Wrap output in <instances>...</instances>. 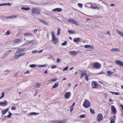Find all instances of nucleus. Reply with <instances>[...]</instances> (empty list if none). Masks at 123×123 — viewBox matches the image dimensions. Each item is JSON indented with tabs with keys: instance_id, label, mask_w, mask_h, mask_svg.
<instances>
[{
	"instance_id": "nucleus-49",
	"label": "nucleus",
	"mask_w": 123,
	"mask_h": 123,
	"mask_svg": "<svg viewBox=\"0 0 123 123\" xmlns=\"http://www.w3.org/2000/svg\"><path fill=\"white\" fill-rule=\"evenodd\" d=\"M91 8L92 9H95L96 8L97 6H93L92 5H91Z\"/></svg>"
},
{
	"instance_id": "nucleus-56",
	"label": "nucleus",
	"mask_w": 123,
	"mask_h": 123,
	"mask_svg": "<svg viewBox=\"0 0 123 123\" xmlns=\"http://www.w3.org/2000/svg\"><path fill=\"white\" fill-rule=\"evenodd\" d=\"M37 52V50H34L32 51V53L33 54L36 53Z\"/></svg>"
},
{
	"instance_id": "nucleus-23",
	"label": "nucleus",
	"mask_w": 123,
	"mask_h": 123,
	"mask_svg": "<svg viewBox=\"0 0 123 123\" xmlns=\"http://www.w3.org/2000/svg\"><path fill=\"white\" fill-rule=\"evenodd\" d=\"M80 40V38H75L74 39V41L75 42H79Z\"/></svg>"
},
{
	"instance_id": "nucleus-64",
	"label": "nucleus",
	"mask_w": 123,
	"mask_h": 123,
	"mask_svg": "<svg viewBox=\"0 0 123 123\" xmlns=\"http://www.w3.org/2000/svg\"><path fill=\"white\" fill-rule=\"evenodd\" d=\"M111 6H115V4L113 3L111 5Z\"/></svg>"
},
{
	"instance_id": "nucleus-20",
	"label": "nucleus",
	"mask_w": 123,
	"mask_h": 123,
	"mask_svg": "<svg viewBox=\"0 0 123 123\" xmlns=\"http://www.w3.org/2000/svg\"><path fill=\"white\" fill-rule=\"evenodd\" d=\"M23 35L25 37H31L33 35L32 34L28 33H25L23 34Z\"/></svg>"
},
{
	"instance_id": "nucleus-18",
	"label": "nucleus",
	"mask_w": 123,
	"mask_h": 123,
	"mask_svg": "<svg viewBox=\"0 0 123 123\" xmlns=\"http://www.w3.org/2000/svg\"><path fill=\"white\" fill-rule=\"evenodd\" d=\"M22 41V40L19 39H17L14 41V43H21Z\"/></svg>"
},
{
	"instance_id": "nucleus-34",
	"label": "nucleus",
	"mask_w": 123,
	"mask_h": 123,
	"mask_svg": "<svg viewBox=\"0 0 123 123\" xmlns=\"http://www.w3.org/2000/svg\"><path fill=\"white\" fill-rule=\"evenodd\" d=\"M9 114L7 116H5L4 117L6 118V117H11V116L12 115V114L11 113L10 111H9Z\"/></svg>"
},
{
	"instance_id": "nucleus-55",
	"label": "nucleus",
	"mask_w": 123,
	"mask_h": 123,
	"mask_svg": "<svg viewBox=\"0 0 123 123\" xmlns=\"http://www.w3.org/2000/svg\"><path fill=\"white\" fill-rule=\"evenodd\" d=\"M12 110H15L16 109V108L15 106L12 107Z\"/></svg>"
},
{
	"instance_id": "nucleus-12",
	"label": "nucleus",
	"mask_w": 123,
	"mask_h": 123,
	"mask_svg": "<svg viewBox=\"0 0 123 123\" xmlns=\"http://www.w3.org/2000/svg\"><path fill=\"white\" fill-rule=\"evenodd\" d=\"M87 74L86 72V71H82L80 74V79L83 78L84 76H85Z\"/></svg>"
},
{
	"instance_id": "nucleus-36",
	"label": "nucleus",
	"mask_w": 123,
	"mask_h": 123,
	"mask_svg": "<svg viewBox=\"0 0 123 123\" xmlns=\"http://www.w3.org/2000/svg\"><path fill=\"white\" fill-rule=\"evenodd\" d=\"M30 66L31 68H33L36 67L37 65L35 64H32L30 65Z\"/></svg>"
},
{
	"instance_id": "nucleus-6",
	"label": "nucleus",
	"mask_w": 123,
	"mask_h": 123,
	"mask_svg": "<svg viewBox=\"0 0 123 123\" xmlns=\"http://www.w3.org/2000/svg\"><path fill=\"white\" fill-rule=\"evenodd\" d=\"M93 66L95 68L99 69L101 68V65L99 63L96 62L94 63Z\"/></svg>"
},
{
	"instance_id": "nucleus-47",
	"label": "nucleus",
	"mask_w": 123,
	"mask_h": 123,
	"mask_svg": "<svg viewBox=\"0 0 123 123\" xmlns=\"http://www.w3.org/2000/svg\"><path fill=\"white\" fill-rule=\"evenodd\" d=\"M106 73L104 72L101 71L100 72L98 73V74H105Z\"/></svg>"
},
{
	"instance_id": "nucleus-45",
	"label": "nucleus",
	"mask_w": 123,
	"mask_h": 123,
	"mask_svg": "<svg viewBox=\"0 0 123 123\" xmlns=\"http://www.w3.org/2000/svg\"><path fill=\"white\" fill-rule=\"evenodd\" d=\"M68 66H67L63 70V71H67L68 70Z\"/></svg>"
},
{
	"instance_id": "nucleus-28",
	"label": "nucleus",
	"mask_w": 123,
	"mask_h": 123,
	"mask_svg": "<svg viewBox=\"0 0 123 123\" xmlns=\"http://www.w3.org/2000/svg\"><path fill=\"white\" fill-rule=\"evenodd\" d=\"M39 114V113H36L34 112H32L31 113H30L28 115L29 116H31L32 115H38Z\"/></svg>"
},
{
	"instance_id": "nucleus-40",
	"label": "nucleus",
	"mask_w": 123,
	"mask_h": 123,
	"mask_svg": "<svg viewBox=\"0 0 123 123\" xmlns=\"http://www.w3.org/2000/svg\"><path fill=\"white\" fill-rule=\"evenodd\" d=\"M67 44V41H65L64 42L62 43V46H65Z\"/></svg>"
},
{
	"instance_id": "nucleus-27",
	"label": "nucleus",
	"mask_w": 123,
	"mask_h": 123,
	"mask_svg": "<svg viewBox=\"0 0 123 123\" xmlns=\"http://www.w3.org/2000/svg\"><path fill=\"white\" fill-rule=\"evenodd\" d=\"M34 86L38 88L41 86V84L40 83H37L35 84Z\"/></svg>"
},
{
	"instance_id": "nucleus-32",
	"label": "nucleus",
	"mask_w": 123,
	"mask_h": 123,
	"mask_svg": "<svg viewBox=\"0 0 123 123\" xmlns=\"http://www.w3.org/2000/svg\"><path fill=\"white\" fill-rule=\"evenodd\" d=\"M61 31V29L60 28H58L57 30V35L59 36L60 34V31Z\"/></svg>"
},
{
	"instance_id": "nucleus-39",
	"label": "nucleus",
	"mask_w": 123,
	"mask_h": 123,
	"mask_svg": "<svg viewBox=\"0 0 123 123\" xmlns=\"http://www.w3.org/2000/svg\"><path fill=\"white\" fill-rule=\"evenodd\" d=\"M19 54H18V55H15L14 56V58L15 59H17L20 56H19Z\"/></svg>"
},
{
	"instance_id": "nucleus-15",
	"label": "nucleus",
	"mask_w": 123,
	"mask_h": 123,
	"mask_svg": "<svg viewBox=\"0 0 123 123\" xmlns=\"http://www.w3.org/2000/svg\"><path fill=\"white\" fill-rule=\"evenodd\" d=\"M8 103L6 100H4L3 102H0V105L1 106H4L7 105Z\"/></svg>"
},
{
	"instance_id": "nucleus-33",
	"label": "nucleus",
	"mask_w": 123,
	"mask_h": 123,
	"mask_svg": "<svg viewBox=\"0 0 123 123\" xmlns=\"http://www.w3.org/2000/svg\"><path fill=\"white\" fill-rule=\"evenodd\" d=\"M58 80V79L56 78H55L54 79H52L51 80H51H49L50 81V83H51L52 81V82H54Z\"/></svg>"
},
{
	"instance_id": "nucleus-26",
	"label": "nucleus",
	"mask_w": 123,
	"mask_h": 123,
	"mask_svg": "<svg viewBox=\"0 0 123 123\" xmlns=\"http://www.w3.org/2000/svg\"><path fill=\"white\" fill-rule=\"evenodd\" d=\"M40 20L41 21V22L42 23L44 24H45L47 25H48V23L46 21L44 20H42L41 19H40Z\"/></svg>"
},
{
	"instance_id": "nucleus-10",
	"label": "nucleus",
	"mask_w": 123,
	"mask_h": 123,
	"mask_svg": "<svg viewBox=\"0 0 123 123\" xmlns=\"http://www.w3.org/2000/svg\"><path fill=\"white\" fill-rule=\"evenodd\" d=\"M91 84L92 87L93 88H96L98 86V84L95 81H92Z\"/></svg>"
},
{
	"instance_id": "nucleus-41",
	"label": "nucleus",
	"mask_w": 123,
	"mask_h": 123,
	"mask_svg": "<svg viewBox=\"0 0 123 123\" xmlns=\"http://www.w3.org/2000/svg\"><path fill=\"white\" fill-rule=\"evenodd\" d=\"M79 117L80 118H84L86 117V115H82L80 116Z\"/></svg>"
},
{
	"instance_id": "nucleus-24",
	"label": "nucleus",
	"mask_w": 123,
	"mask_h": 123,
	"mask_svg": "<svg viewBox=\"0 0 123 123\" xmlns=\"http://www.w3.org/2000/svg\"><path fill=\"white\" fill-rule=\"evenodd\" d=\"M9 109V108H7L6 109H5L4 110H2V114H5L6 112H7L8 111Z\"/></svg>"
},
{
	"instance_id": "nucleus-21",
	"label": "nucleus",
	"mask_w": 123,
	"mask_h": 123,
	"mask_svg": "<svg viewBox=\"0 0 123 123\" xmlns=\"http://www.w3.org/2000/svg\"><path fill=\"white\" fill-rule=\"evenodd\" d=\"M107 76L109 77H111V75L114 74V72L111 71H107Z\"/></svg>"
},
{
	"instance_id": "nucleus-14",
	"label": "nucleus",
	"mask_w": 123,
	"mask_h": 123,
	"mask_svg": "<svg viewBox=\"0 0 123 123\" xmlns=\"http://www.w3.org/2000/svg\"><path fill=\"white\" fill-rule=\"evenodd\" d=\"M111 111L114 114H115L117 112V110L114 105H112L111 106Z\"/></svg>"
},
{
	"instance_id": "nucleus-48",
	"label": "nucleus",
	"mask_w": 123,
	"mask_h": 123,
	"mask_svg": "<svg viewBox=\"0 0 123 123\" xmlns=\"http://www.w3.org/2000/svg\"><path fill=\"white\" fill-rule=\"evenodd\" d=\"M46 65H46L45 64V65H38V66L39 67H45L46 66Z\"/></svg>"
},
{
	"instance_id": "nucleus-17",
	"label": "nucleus",
	"mask_w": 123,
	"mask_h": 123,
	"mask_svg": "<svg viewBox=\"0 0 123 123\" xmlns=\"http://www.w3.org/2000/svg\"><path fill=\"white\" fill-rule=\"evenodd\" d=\"M62 11V9L61 8H56L55 9H54L52 10V11L54 12H60Z\"/></svg>"
},
{
	"instance_id": "nucleus-2",
	"label": "nucleus",
	"mask_w": 123,
	"mask_h": 123,
	"mask_svg": "<svg viewBox=\"0 0 123 123\" xmlns=\"http://www.w3.org/2000/svg\"><path fill=\"white\" fill-rule=\"evenodd\" d=\"M51 36L52 37V40L53 43L54 44H56L58 42V39L55 36V35L53 31L51 32Z\"/></svg>"
},
{
	"instance_id": "nucleus-61",
	"label": "nucleus",
	"mask_w": 123,
	"mask_h": 123,
	"mask_svg": "<svg viewBox=\"0 0 123 123\" xmlns=\"http://www.w3.org/2000/svg\"><path fill=\"white\" fill-rule=\"evenodd\" d=\"M43 51V50L42 49V50H41L38 51V53H41Z\"/></svg>"
},
{
	"instance_id": "nucleus-44",
	"label": "nucleus",
	"mask_w": 123,
	"mask_h": 123,
	"mask_svg": "<svg viewBox=\"0 0 123 123\" xmlns=\"http://www.w3.org/2000/svg\"><path fill=\"white\" fill-rule=\"evenodd\" d=\"M78 5L79 7L82 8L83 4L81 3H79L78 4Z\"/></svg>"
},
{
	"instance_id": "nucleus-11",
	"label": "nucleus",
	"mask_w": 123,
	"mask_h": 123,
	"mask_svg": "<svg viewBox=\"0 0 123 123\" xmlns=\"http://www.w3.org/2000/svg\"><path fill=\"white\" fill-rule=\"evenodd\" d=\"M71 95V92H66L64 95V97L66 99H68L70 97Z\"/></svg>"
},
{
	"instance_id": "nucleus-42",
	"label": "nucleus",
	"mask_w": 123,
	"mask_h": 123,
	"mask_svg": "<svg viewBox=\"0 0 123 123\" xmlns=\"http://www.w3.org/2000/svg\"><path fill=\"white\" fill-rule=\"evenodd\" d=\"M25 53L20 54H19V56H20V57L21 56H24L25 55Z\"/></svg>"
},
{
	"instance_id": "nucleus-53",
	"label": "nucleus",
	"mask_w": 123,
	"mask_h": 123,
	"mask_svg": "<svg viewBox=\"0 0 123 123\" xmlns=\"http://www.w3.org/2000/svg\"><path fill=\"white\" fill-rule=\"evenodd\" d=\"M56 62L57 63H59L61 62V60L60 58H58L56 60Z\"/></svg>"
},
{
	"instance_id": "nucleus-51",
	"label": "nucleus",
	"mask_w": 123,
	"mask_h": 123,
	"mask_svg": "<svg viewBox=\"0 0 123 123\" xmlns=\"http://www.w3.org/2000/svg\"><path fill=\"white\" fill-rule=\"evenodd\" d=\"M74 107L71 106L70 107V111L71 112H72V111H73V109H74Z\"/></svg>"
},
{
	"instance_id": "nucleus-35",
	"label": "nucleus",
	"mask_w": 123,
	"mask_h": 123,
	"mask_svg": "<svg viewBox=\"0 0 123 123\" xmlns=\"http://www.w3.org/2000/svg\"><path fill=\"white\" fill-rule=\"evenodd\" d=\"M5 95V92H3L2 93L1 95V97H0V99H1L4 97Z\"/></svg>"
},
{
	"instance_id": "nucleus-59",
	"label": "nucleus",
	"mask_w": 123,
	"mask_h": 123,
	"mask_svg": "<svg viewBox=\"0 0 123 123\" xmlns=\"http://www.w3.org/2000/svg\"><path fill=\"white\" fill-rule=\"evenodd\" d=\"M6 5H8L9 6H11V4L10 3H6Z\"/></svg>"
},
{
	"instance_id": "nucleus-52",
	"label": "nucleus",
	"mask_w": 123,
	"mask_h": 123,
	"mask_svg": "<svg viewBox=\"0 0 123 123\" xmlns=\"http://www.w3.org/2000/svg\"><path fill=\"white\" fill-rule=\"evenodd\" d=\"M12 51V50H8V51L6 52V53L7 54V55H8L9 53H11Z\"/></svg>"
},
{
	"instance_id": "nucleus-13",
	"label": "nucleus",
	"mask_w": 123,
	"mask_h": 123,
	"mask_svg": "<svg viewBox=\"0 0 123 123\" xmlns=\"http://www.w3.org/2000/svg\"><path fill=\"white\" fill-rule=\"evenodd\" d=\"M69 53L72 56H74L77 54L78 52L76 51H70L69 52Z\"/></svg>"
},
{
	"instance_id": "nucleus-50",
	"label": "nucleus",
	"mask_w": 123,
	"mask_h": 123,
	"mask_svg": "<svg viewBox=\"0 0 123 123\" xmlns=\"http://www.w3.org/2000/svg\"><path fill=\"white\" fill-rule=\"evenodd\" d=\"M17 16L16 15H13L11 16L12 18H13L17 17Z\"/></svg>"
},
{
	"instance_id": "nucleus-29",
	"label": "nucleus",
	"mask_w": 123,
	"mask_h": 123,
	"mask_svg": "<svg viewBox=\"0 0 123 123\" xmlns=\"http://www.w3.org/2000/svg\"><path fill=\"white\" fill-rule=\"evenodd\" d=\"M21 9L22 10H30V8L29 7H22Z\"/></svg>"
},
{
	"instance_id": "nucleus-60",
	"label": "nucleus",
	"mask_w": 123,
	"mask_h": 123,
	"mask_svg": "<svg viewBox=\"0 0 123 123\" xmlns=\"http://www.w3.org/2000/svg\"><path fill=\"white\" fill-rule=\"evenodd\" d=\"M34 33H35L37 32V30L36 29H35L34 30Z\"/></svg>"
},
{
	"instance_id": "nucleus-19",
	"label": "nucleus",
	"mask_w": 123,
	"mask_h": 123,
	"mask_svg": "<svg viewBox=\"0 0 123 123\" xmlns=\"http://www.w3.org/2000/svg\"><path fill=\"white\" fill-rule=\"evenodd\" d=\"M120 51V49L118 48H113L111 49V51L112 52H113L114 51L119 52Z\"/></svg>"
},
{
	"instance_id": "nucleus-43",
	"label": "nucleus",
	"mask_w": 123,
	"mask_h": 123,
	"mask_svg": "<svg viewBox=\"0 0 123 123\" xmlns=\"http://www.w3.org/2000/svg\"><path fill=\"white\" fill-rule=\"evenodd\" d=\"M10 32L9 31H7L6 33H5V35H10Z\"/></svg>"
},
{
	"instance_id": "nucleus-1",
	"label": "nucleus",
	"mask_w": 123,
	"mask_h": 123,
	"mask_svg": "<svg viewBox=\"0 0 123 123\" xmlns=\"http://www.w3.org/2000/svg\"><path fill=\"white\" fill-rule=\"evenodd\" d=\"M41 9L38 7H34L31 9V14L32 15H39L41 12Z\"/></svg>"
},
{
	"instance_id": "nucleus-46",
	"label": "nucleus",
	"mask_w": 123,
	"mask_h": 123,
	"mask_svg": "<svg viewBox=\"0 0 123 123\" xmlns=\"http://www.w3.org/2000/svg\"><path fill=\"white\" fill-rule=\"evenodd\" d=\"M56 68V66L55 65H52L51 68L52 69H54Z\"/></svg>"
},
{
	"instance_id": "nucleus-3",
	"label": "nucleus",
	"mask_w": 123,
	"mask_h": 123,
	"mask_svg": "<svg viewBox=\"0 0 123 123\" xmlns=\"http://www.w3.org/2000/svg\"><path fill=\"white\" fill-rule=\"evenodd\" d=\"M90 102L87 99H85L83 104V106L85 108L89 107L91 105Z\"/></svg>"
},
{
	"instance_id": "nucleus-38",
	"label": "nucleus",
	"mask_w": 123,
	"mask_h": 123,
	"mask_svg": "<svg viewBox=\"0 0 123 123\" xmlns=\"http://www.w3.org/2000/svg\"><path fill=\"white\" fill-rule=\"evenodd\" d=\"M90 112L92 114H94L95 113L94 110H92V109H90Z\"/></svg>"
},
{
	"instance_id": "nucleus-25",
	"label": "nucleus",
	"mask_w": 123,
	"mask_h": 123,
	"mask_svg": "<svg viewBox=\"0 0 123 123\" xmlns=\"http://www.w3.org/2000/svg\"><path fill=\"white\" fill-rule=\"evenodd\" d=\"M59 85V82H57L55 83L52 87V89H54L57 87Z\"/></svg>"
},
{
	"instance_id": "nucleus-7",
	"label": "nucleus",
	"mask_w": 123,
	"mask_h": 123,
	"mask_svg": "<svg viewBox=\"0 0 123 123\" xmlns=\"http://www.w3.org/2000/svg\"><path fill=\"white\" fill-rule=\"evenodd\" d=\"M68 21L69 22L71 23L75 24L76 25H78V24L77 21H76L74 19L72 18H70L68 20Z\"/></svg>"
},
{
	"instance_id": "nucleus-22",
	"label": "nucleus",
	"mask_w": 123,
	"mask_h": 123,
	"mask_svg": "<svg viewBox=\"0 0 123 123\" xmlns=\"http://www.w3.org/2000/svg\"><path fill=\"white\" fill-rule=\"evenodd\" d=\"M116 32L121 36L123 37V32L118 30H117Z\"/></svg>"
},
{
	"instance_id": "nucleus-8",
	"label": "nucleus",
	"mask_w": 123,
	"mask_h": 123,
	"mask_svg": "<svg viewBox=\"0 0 123 123\" xmlns=\"http://www.w3.org/2000/svg\"><path fill=\"white\" fill-rule=\"evenodd\" d=\"M115 63L117 65H119L120 67H123V62L120 60H117L116 61Z\"/></svg>"
},
{
	"instance_id": "nucleus-31",
	"label": "nucleus",
	"mask_w": 123,
	"mask_h": 123,
	"mask_svg": "<svg viewBox=\"0 0 123 123\" xmlns=\"http://www.w3.org/2000/svg\"><path fill=\"white\" fill-rule=\"evenodd\" d=\"M68 33L70 34H75V32L74 31H72L70 30H68Z\"/></svg>"
},
{
	"instance_id": "nucleus-54",
	"label": "nucleus",
	"mask_w": 123,
	"mask_h": 123,
	"mask_svg": "<svg viewBox=\"0 0 123 123\" xmlns=\"http://www.w3.org/2000/svg\"><path fill=\"white\" fill-rule=\"evenodd\" d=\"M115 121L113 119H111V121L110 123H115Z\"/></svg>"
},
{
	"instance_id": "nucleus-57",
	"label": "nucleus",
	"mask_w": 123,
	"mask_h": 123,
	"mask_svg": "<svg viewBox=\"0 0 123 123\" xmlns=\"http://www.w3.org/2000/svg\"><path fill=\"white\" fill-rule=\"evenodd\" d=\"M105 34H108L110 36L111 35V34L109 31H107Z\"/></svg>"
},
{
	"instance_id": "nucleus-37",
	"label": "nucleus",
	"mask_w": 123,
	"mask_h": 123,
	"mask_svg": "<svg viewBox=\"0 0 123 123\" xmlns=\"http://www.w3.org/2000/svg\"><path fill=\"white\" fill-rule=\"evenodd\" d=\"M88 77L89 75L87 74L85 76V79L87 81L88 80H89Z\"/></svg>"
},
{
	"instance_id": "nucleus-63",
	"label": "nucleus",
	"mask_w": 123,
	"mask_h": 123,
	"mask_svg": "<svg viewBox=\"0 0 123 123\" xmlns=\"http://www.w3.org/2000/svg\"><path fill=\"white\" fill-rule=\"evenodd\" d=\"M29 72L28 71H26L24 73V74H28Z\"/></svg>"
},
{
	"instance_id": "nucleus-30",
	"label": "nucleus",
	"mask_w": 123,
	"mask_h": 123,
	"mask_svg": "<svg viewBox=\"0 0 123 123\" xmlns=\"http://www.w3.org/2000/svg\"><path fill=\"white\" fill-rule=\"evenodd\" d=\"M28 43H32V44H35L36 43V42H35V41L34 40H32L31 41H28Z\"/></svg>"
},
{
	"instance_id": "nucleus-58",
	"label": "nucleus",
	"mask_w": 123,
	"mask_h": 123,
	"mask_svg": "<svg viewBox=\"0 0 123 123\" xmlns=\"http://www.w3.org/2000/svg\"><path fill=\"white\" fill-rule=\"evenodd\" d=\"M115 95H120L119 93L117 92H115Z\"/></svg>"
},
{
	"instance_id": "nucleus-4",
	"label": "nucleus",
	"mask_w": 123,
	"mask_h": 123,
	"mask_svg": "<svg viewBox=\"0 0 123 123\" xmlns=\"http://www.w3.org/2000/svg\"><path fill=\"white\" fill-rule=\"evenodd\" d=\"M66 121L65 119L58 120L53 121L52 123H66Z\"/></svg>"
},
{
	"instance_id": "nucleus-62",
	"label": "nucleus",
	"mask_w": 123,
	"mask_h": 123,
	"mask_svg": "<svg viewBox=\"0 0 123 123\" xmlns=\"http://www.w3.org/2000/svg\"><path fill=\"white\" fill-rule=\"evenodd\" d=\"M7 18H12L11 16H10L6 17Z\"/></svg>"
},
{
	"instance_id": "nucleus-16",
	"label": "nucleus",
	"mask_w": 123,
	"mask_h": 123,
	"mask_svg": "<svg viewBox=\"0 0 123 123\" xmlns=\"http://www.w3.org/2000/svg\"><path fill=\"white\" fill-rule=\"evenodd\" d=\"M84 47L86 48H90L91 49H94V47L93 46L90 45H86L84 46Z\"/></svg>"
},
{
	"instance_id": "nucleus-9",
	"label": "nucleus",
	"mask_w": 123,
	"mask_h": 123,
	"mask_svg": "<svg viewBox=\"0 0 123 123\" xmlns=\"http://www.w3.org/2000/svg\"><path fill=\"white\" fill-rule=\"evenodd\" d=\"M103 116L101 114H98L97 117V120L98 122H100L102 119Z\"/></svg>"
},
{
	"instance_id": "nucleus-5",
	"label": "nucleus",
	"mask_w": 123,
	"mask_h": 123,
	"mask_svg": "<svg viewBox=\"0 0 123 123\" xmlns=\"http://www.w3.org/2000/svg\"><path fill=\"white\" fill-rule=\"evenodd\" d=\"M29 48H19L17 49V53H20L21 52H24L26 50H28Z\"/></svg>"
}]
</instances>
